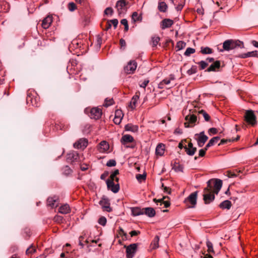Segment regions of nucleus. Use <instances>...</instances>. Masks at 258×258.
Masks as SVG:
<instances>
[{"instance_id": "nucleus-17", "label": "nucleus", "mask_w": 258, "mask_h": 258, "mask_svg": "<svg viewBox=\"0 0 258 258\" xmlns=\"http://www.w3.org/2000/svg\"><path fill=\"white\" fill-rule=\"evenodd\" d=\"M58 198L56 197H49L47 200V206L50 207L51 208L57 207V205H55V203L58 202Z\"/></svg>"}, {"instance_id": "nucleus-19", "label": "nucleus", "mask_w": 258, "mask_h": 258, "mask_svg": "<svg viewBox=\"0 0 258 258\" xmlns=\"http://www.w3.org/2000/svg\"><path fill=\"white\" fill-rule=\"evenodd\" d=\"M52 22V18L51 16H47L43 19L42 23V27L44 29L48 28Z\"/></svg>"}, {"instance_id": "nucleus-26", "label": "nucleus", "mask_w": 258, "mask_h": 258, "mask_svg": "<svg viewBox=\"0 0 258 258\" xmlns=\"http://www.w3.org/2000/svg\"><path fill=\"white\" fill-rule=\"evenodd\" d=\"M164 145L162 144H158L156 148V154L162 156L164 153Z\"/></svg>"}, {"instance_id": "nucleus-35", "label": "nucleus", "mask_w": 258, "mask_h": 258, "mask_svg": "<svg viewBox=\"0 0 258 258\" xmlns=\"http://www.w3.org/2000/svg\"><path fill=\"white\" fill-rule=\"evenodd\" d=\"M142 16H139L137 12H135L132 14V19L134 22L136 21H141L142 20Z\"/></svg>"}, {"instance_id": "nucleus-29", "label": "nucleus", "mask_w": 258, "mask_h": 258, "mask_svg": "<svg viewBox=\"0 0 258 258\" xmlns=\"http://www.w3.org/2000/svg\"><path fill=\"white\" fill-rule=\"evenodd\" d=\"M139 99V97L138 95L133 96L132 99L130 102V106L132 109H134L136 106V103Z\"/></svg>"}, {"instance_id": "nucleus-43", "label": "nucleus", "mask_w": 258, "mask_h": 258, "mask_svg": "<svg viewBox=\"0 0 258 258\" xmlns=\"http://www.w3.org/2000/svg\"><path fill=\"white\" fill-rule=\"evenodd\" d=\"M119 174V170L118 169L115 170L110 175L109 180L114 181V178L116 177V175Z\"/></svg>"}, {"instance_id": "nucleus-64", "label": "nucleus", "mask_w": 258, "mask_h": 258, "mask_svg": "<svg viewBox=\"0 0 258 258\" xmlns=\"http://www.w3.org/2000/svg\"><path fill=\"white\" fill-rule=\"evenodd\" d=\"M118 116H122L123 114L121 110H116L115 112V116L114 117H118Z\"/></svg>"}, {"instance_id": "nucleus-34", "label": "nucleus", "mask_w": 258, "mask_h": 258, "mask_svg": "<svg viewBox=\"0 0 258 258\" xmlns=\"http://www.w3.org/2000/svg\"><path fill=\"white\" fill-rule=\"evenodd\" d=\"M160 38L158 36H154L152 37V45L153 47H156L158 44Z\"/></svg>"}, {"instance_id": "nucleus-59", "label": "nucleus", "mask_w": 258, "mask_h": 258, "mask_svg": "<svg viewBox=\"0 0 258 258\" xmlns=\"http://www.w3.org/2000/svg\"><path fill=\"white\" fill-rule=\"evenodd\" d=\"M162 186L163 188L164 192H166L168 194H171V190L169 187L167 186H164L163 183L162 184Z\"/></svg>"}, {"instance_id": "nucleus-38", "label": "nucleus", "mask_w": 258, "mask_h": 258, "mask_svg": "<svg viewBox=\"0 0 258 258\" xmlns=\"http://www.w3.org/2000/svg\"><path fill=\"white\" fill-rule=\"evenodd\" d=\"M146 178V174L144 173L143 174H138L136 175V178L139 181L141 182L142 180H145Z\"/></svg>"}, {"instance_id": "nucleus-23", "label": "nucleus", "mask_w": 258, "mask_h": 258, "mask_svg": "<svg viewBox=\"0 0 258 258\" xmlns=\"http://www.w3.org/2000/svg\"><path fill=\"white\" fill-rule=\"evenodd\" d=\"M133 137L129 135H123L121 139V142L123 145H125L126 143L133 142Z\"/></svg>"}, {"instance_id": "nucleus-49", "label": "nucleus", "mask_w": 258, "mask_h": 258, "mask_svg": "<svg viewBox=\"0 0 258 258\" xmlns=\"http://www.w3.org/2000/svg\"><path fill=\"white\" fill-rule=\"evenodd\" d=\"M116 164V161L114 159H110L109 160L107 163H106V166H108V167H113V166H115Z\"/></svg>"}, {"instance_id": "nucleus-61", "label": "nucleus", "mask_w": 258, "mask_h": 258, "mask_svg": "<svg viewBox=\"0 0 258 258\" xmlns=\"http://www.w3.org/2000/svg\"><path fill=\"white\" fill-rule=\"evenodd\" d=\"M209 132L212 133L213 135H215L217 133L218 131L217 129L215 127H212L209 130Z\"/></svg>"}, {"instance_id": "nucleus-16", "label": "nucleus", "mask_w": 258, "mask_h": 258, "mask_svg": "<svg viewBox=\"0 0 258 258\" xmlns=\"http://www.w3.org/2000/svg\"><path fill=\"white\" fill-rule=\"evenodd\" d=\"M79 158V154L76 151H72L67 154V160L71 162L77 161Z\"/></svg>"}, {"instance_id": "nucleus-4", "label": "nucleus", "mask_w": 258, "mask_h": 258, "mask_svg": "<svg viewBox=\"0 0 258 258\" xmlns=\"http://www.w3.org/2000/svg\"><path fill=\"white\" fill-rule=\"evenodd\" d=\"M127 4L128 2L126 0H119L116 2L115 8L119 16L123 15L126 13L127 10Z\"/></svg>"}, {"instance_id": "nucleus-46", "label": "nucleus", "mask_w": 258, "mask_h": 258, "mask_svg": "<svg viewBox=\"0 0 258 258\" xmlns=\"http://www.w3.org/2000/svg\"><path fill=\"white\" fill-rule=\"evenodd\" d=\"M68 8L70 11L73 12L76 9V5L74 3L71 2L69 3Z\"/></svg>"}, {"instance_id": "nucleus-31", "label": "nucleus", "mask_w": 258, "mask_h": 258, "mask_svg": "<svg viewBox=\"0 0 258 258\" xmlns=\"http://www.w3.org/2000/svg\"><path fill=\"white\" fill-rule=\"evenodd\" d=\"M201 52L202 54H208L212 53L213 50L209 47H201Z\"/></svg>"}, {"instance_id": "nucleus-56", "label": "nucleus", "mask_w": 258, "mask_h": 258, "mask_svg": "<svg viewBox=\"0 0 258 258\" xmlns=\"http://www.w3.org/2000/svg\"><path fill=\"white\" fill-rule=\"evenodd\" d=\"M184 5L183 2H180L179 4L175 7L176 10L177 11H181Z\"/></svg>"}, {"instance_id": "nucleus-32", "label": "nucleus", "mask_w": 258, "mask_h": 258, "mask_svg": "<svg viewBox=\"0 0 258 258\" xmlns=\"http://www.w3.org/2000/svg\"><path fill=\"white\" fill-rule=\"evenodd\" d=\"M173 169L176 171V172H182L183 167L182 165L179 164L177 163H175Z\"/></svg>"}, {"instance_id": "nucleus-30", "label": "nucleus", "mask_w": 258, "mask_h": 258, "mask_svg": "<svg viewBox=\"0 0 258 258\" xmlns=\"http://www.w3.org/2000/svg\"><path fill=\"white\" fill-rule=\"evenodd\" d=\"M184 149L185 150V151L186 152V153L189 155V156H193L196 151H197V148H186V146H184Z\"/></svg>"}, {"instance_id": "nucleus-54", "label": "nucleus", "mask_w": 258, "mask_h": 258, "mask_svg": "<svg viewBox=\"0 0 258 258\" xmlns=\"http://www.w3.org/2000/svg\"><path fill=\"white\" fill-rule=\"evenodd\" d=\"M248 54H249V57H258V51L257 50L248 52Z\"/></svg>"}, {"instance_id": "nucleus-62", "label": "nucleus", "mask_w": 258, "mask_h": 258, "mask_svg": "<svg viewBox=\"0 0 258 258\" xmlns=\"http://www.w3.org/2000/svg\"><path fill=\"white\" fill-rule=\"evenodd\" d=\"M238 57H240V58H246V57H249V54H248V52L245 53H242V54H239L238 56Z\"/></svg>"}, {"instance_id": "nucleus-24", "label": "nucleus", "mask_w": 258, "mask_h": 258, "mask_svg": "<svg viewBox=\"0 0 258 258\" xmlns=\"http://www.w3.org/2000/svg\"><path fill=\"white\" fill-rule=\"evenodd\" d=\"M70 208L68 204H64L59 208V212L62 214H67L70 212Z\"/></svg>"}, {"instance_id": "nucleus-40", "label": "nucleus", "mask_w": 258, "mask_h": 258, "mask_svg": "<svg viewBox=\"0 0 258 258\" xmlns=\"http://www.w3.org/2000/svg\"><path fill=\"white\" fill-rule=\"evenodd\" d=\"M174 80V77L173 75H170L169 79L166 78L162 80L164 85H169L172 80Z\"/></svg>"}, {"instance_id": "nucleus-27", "label": "nucleus", "mask_w": 258, "mask_h": 258, "mask_svg": "<svg viewBox=\"0 0 258 258\" xmlns=\"http://www.w3.org/2000/svg\"><path fill=\"white\" fill-rule=\"evenodd\" d=\"M166 199H169L168 197H163V198L161 199H159L158 200H156V199H154V201H156V203L159 202L160 203V205L162 204H164L165 208H168L170 205V203L169 201H164Z\"/></svg>"}, {"instance_id": "nucleus-10", "label": "nucleus", "mask_w": 258, "mask_h": 258, "mask_svg": "<svg viewBox=\"0 0 258 258\" xmlns=\"http://www.w3.org/2000/svg\"><path fill=\"white\" fill-rule=\"evenodd\" d=\"M137 63L135 60H131L128 62L127 66L124 68V71L127 74H132L136 70Z\"/></svg>"}, {"instance_id": "nucleus-48", "label": "nucleus", "mask_w": 258, "mask_h": 258, "mask_svg": "<svg viewBox=\"0 0 258 258\" xmlns=\"http://www.w3.org/2000/svg\"><path fill=\"white\" fill-rule=\"evenodd\" d=\"M106 219L105 217H100L98 220V223L102 225V226H105L106 224Z\"/></svg>"}, {"instance_id": "nucleus-3", "label": "nucleus", "mask_w": 258, "mask_h": 258, "mask_svg": "<svg viewBox=\"0 0 258 258\" xmlns=\"http://www.w3.org/2000/svg\"><path fill=\"white\" fill-rule=\"evenodd\" d=\"M198 191L192 192L184 200V203L188 208H194L197 204Z\"/></svg>"}, {"instance_id": "nucleus-53", "label": "nucleus", "mask_w": 258, "mask_h": 258, "mask_svg": "<svg viewBox=\"0 0 258 258\" xmlns=\"http://www.w3.org/2000/svg\"><path fill=\"white\" fill-rule=\"evenodd\" d=\"M113 9L111 7H108L105 10L104 13L106 15H108V14L112 15L113 13Z\"/></svg>"}, {"instance_id": "nucleus-50", "label": "nucleus", "mask_w": 258, "mask_h": 258, "mask_svg": "<svg viewBox=\"0 0 258 258\" xmlns=\"http://www.w3.org/2000/svg\"><path fill=\"white\" fill-rule=\"evenodd\" d=\"M36 251L35 248L32 246L31 245L29 248H28L26 251V254H32L35 252Z\"/></svg>"}, {"instance_id": "nucleus-9", "label": "nucleus", "mask_w": 258, "mask_h": 258, "mask_svg": "<svg viewBox=\"0 0 258 258\" xmlns=\"http://www.w3.org/2000/svg\"><path fill=\"white\" fill-rule=\"evenodd\" d=\"M107 188L110 189L113 193H117L120 188L119 184H115L114 181L109 180V179L106 180Z\"/></svg>"}, {"instance_id": "nucleus-22", "label": "nucleus", "mask_w": 258, "mask_h": 258, "mask_svg": "<svg viewBox=\"0 0 258 258\" xmlns=\"http://www.w3.org/2000/svg\"><path fill=\"white\" fill-rule=\"evenodd\" d=\"M132 214L133 216H137L143 215V208L141 209L139 207H133L131 208Z\"/></svg>"}, {"instance_id": "nucleus-21", "label": "nucleus", "mask_w": 258, "mask_h": 258, "mask_svg": "<svg viewBox=\"0 0 258 258\" xmlns=\"http://www.w3.org/2000/svg\"><path fill=\"white\" fill-rule=\"evenodd\" d=\"M109 148L108 143L105 141H101L99 144V150L100 152L107 151Z\"/></svg>"}, {"instance_id": "nucleus-11", "label": "nucleus", "mask_w": 258, "mask_h": 258, "mask_svg": "<svg viewBox=\"0 0 258 258\" xmlns=\"http://www.w3.org/2000/svg\"><path fill=\"white\" fill-rule=\"evenodd\" d=\"M102 115V110L98 107L93 108L90 110V117L95 119H99Z\"/></svg>"}, {"instance_id": "nucleus-28", "label": "nucleus", "mask_w": 258, "mask_h": 258, "mask_svg": "<svg viewBox=\"0 0 258 258\" xmlns=\"http://www.w3.org/2000/svg\"><path fill=\"white\" fill-rule=\"evenodd\" d=\"M158 10L162 12H165L167 9V5L164 2H160L158 3Z\"/></svg>"}, {"instance_id": "nucleus-39", "label": "nucleus", "mask_w": 258, "mask_h": 258, "mask_svg": "<svg viewBox=\"0 0 258 258\" xmlns=\"http://www.w3.org/2000/svg\"><path fill=\"white\" fill-rule=\"evenodd\" d=\"M206 245L208 247V250L210 252H214L213 247L212 243L209 240H207L206 241Z\"/></svg>"}, {"instance_id": "nucleus-18", "label": "nucleus", "mask_w": 258, "mask_h": 258, "mask_svg": "<svg viewBox=\"0 0 258 258\" xmlns=\"http://www.w3.org/2000/svg\"><path fill=\"white\" fill-rule=\"evenodd\" d=\"M155 214V211L153 208L148 207L143 208V214L146 215L149 217H153Z\"/></svg>"}, {"instance_id": "nucleus-6", "label": "nucleus", "mask_w": 258, "mask_h": 258, "mask_svg": "<svg viewBox=\"0 0 258 258\" xmlns=\"http://www.w3.org/2000/svg\"><path fill=\"white\" fill-rule=\"evenodd\" d=\"M99 204L101 206L103 211L110 212L112 210V208L110 206V203L109 199L105 196H103L102 197L101 200L99 202Z\"/></svg>"}, {"instance_id": "nucleus-57", "label": "nucleus", "mask_w": 258, "mask_h": 258, "mask_svg": "<svg viewBox=\"0 0 258 258\" xmlns=\"http://www.w3.org/2000/svg\"><path fill=\"white\" fill-rule=\"evenodd\" d=\"M206 149H202L200 150L199 153V156L200 157H204L206 154Z\"/></svg>"}, {"instance_id": "nucleus-7", "label": "nucleus", "mask_w": 258, "mask_h": 258, "mask_svg": "<svg viewBox=\"0 0 258 258\" xmlns=\"http://www.w3.org/2000/svg\"><path fill=\"white\" fill-rule=\"evenodd\" d=\"M137 246V243H133L127 246H124L126 247V258H133L134 256Z\"/></svg>"}, {"instance_id": "nucleus-45", "label": "nucleus", "mask_w": 258, "mask_h": 258, "mask_svg": "<svg viewBox=\"0 0 258 258\" xmlns=\"http://www.w3.org/2000/svg\"><path fill=\"white\" fill-rule=\"evenodd\" d=\"M186 45V43L183 41H180L177 43L176 47L178 48V50H181L185 47Z\"/></svg>"}, {"instance_id": "nucleus-44", "label": "nucleus", "mask_w": 258, "mask_h": 258, "mask_svg": "<svg viewBox=\"0 0 258 258\" xmlns=\"http://www.w3.org/2000/svg\"><path fill=\"white\" fill-rule=\"evenodd\" d=\"M220 140V137H214L212 138L208 142L211 146H213L215 145L219 140Z\"/></svg>"}, {"instance_id": "nucleus-60", "label": "nucleus", "mask_w": 258, "mask_h": 258, "mask_svg": "<svg viewBox=\"0 0 258 258\" xmlns=\"http://www.w3.org/2000/svg\"><path fill=\"white\" fill-rule=\"evenodd\" d=\"M140 233V232L139 231H136V230H133V231H131L130 233L131 237H133L134 236L137 235Z\"/></svg>"}, {"instance_id": "nucleus-55", "label": "nucleus", "mask_w": 258, "mask_h": 258, "mask_svg": "<svg viewBox=\"0 0 258 258\" xmlns=\"http://www.w3.org/2000/svg\"><path fill=\"white\" fill-rule=\"evenodd\" d=\"M149 82V80L148 79L145 80L143 82L140 84V86L142 88H145L148 84Z\"/></svg>"}, {"instance_id": "nucleus-20", "label": "nucleus", "mask_w": 258, "mask_h": 258, "mask_svg": "<svg viewBox=\"0 0 258 258\" xmlns=\"http://www.w3.org/2000/svg\"><path fill=\"white\" fill-rule=\"evenodd\" d=\"M125 130L133 133H137L138 131L139 127L138 125H133L131 123L127 124L124 127Z\"/></svg>"}, {"instance_id": "nucleus-42", "label": "nucleus", "mask_w": 258, "mask_h": 258, "mask_svg": "<svg viewBox=\"0 0 258 258\" xmlns=\"http://www.w3.org/2000/svg\"><path fill=\"white\" fill-rule=\"evenodd\" d=\"M197 72V67L195 66H192L191 68L187 71V74L188 75H191L196 74Z\"/></svg>"}, {"instance_id": "nucleus-52", "label": "nucleus", "mask_w": 258, "mask_h": 258, "mask_svg": "<svg viewBox=\"0 0 258 258\" xmlns=\"http://www.w3.org/2000/svg\"><path fill=\"white\" fill-rule=\"evenodd\" d=\"M109 23L110 24H112L113 25L114 29H115L118 25V21L117 19H114L110 20Z\"/></svg>"}, {"instance_id": "nucleus-25", "label": "nucleus", "mask_w": 258, "mask_h": 258, "mask_svg": "<svg viewBox=\"0 0 258 258\" xmlns=\"http://www.w3.org/2000/svg\"><path fill=\"white\" fill-rule=\"evenodd\" d=\"M231 202L230 201L225 200L220 204L219 207L222 209L229 210L231 208Z\"/></svg>"}, {"instance_id": "nucleus-37", "label": "nucleus", "mask_w": 258, "mask_h": 258, "mask_svg": "<svg viewBox=\"0 0 258 258\" xmlns=\"http://www.w3.org/2000/svg\"><path fill=\"white\" fill-rule=\"evenodd\" d=\"M196 50L195 49L191 48V47H188L186 49L184 53V55L186 56H189L191 54L194 53L195 52Z\"/></svg>"}, {"instance_id": "nucleus-8", "label": "nucleus", "mask_w": 258, "mask_h": 258, "mask_svg": "<svg viewBox=\"0 0 258 258\" xmlns=\"http://www.w3.org/2000/svg\"><path fill=\"white\" fill-rule=\"evenodd\" d=\"M195 136H198L197 139V143L199 147H202L208 139V137L205 135L204 131L200 132L199 134H196Z\"/></svg>"}, {"instance_id": "nucleus-12", "label": "nucleus", "mask_w": 258, "mask_h": 258, "mask_svg": "<svg viewBox=\"0 0 258 258\" xmlns=\"http://www.w3.org/2000/svg\"><path fill=\"white\" fill-rule=\"evenodd\" d=\"M185 119L187 122L184 123V126L185 127H191L193 125H189V124H194L197 120V116L194 114L188 115L185 116Z\"/></svg>"}, {"instance_id": "nucleus-5", "label": "nucleus", "mask_w": 258, "mask_h": 258, "mask_svg": "<svg viewBox=\"0 0 258 258\" xmlns=\"http://www.w3.org/2000/svg\"><path fill=\"white\" fill-rule=\"evenodd\" d=\"M245 120L249 124L253 126L256 123V116L251 110H247L244 115Z\"/></svg>"}, {"instance_id": "nucleus-33", "label": "nucleus", "mask_w": 258, "mask_h": 258, "mask_svg": "<svg viewBox=\"0 0 258 258\" xmlns=\"http://www.w3.org/2000/svg\"><path fill=\"white\" fill-rule=\"evenodd\" d=\"M199 113L203 115V117L204 118L205 121H209L210 120V115L204 110H201L199 111Z\"/></svg>"}, {"instance_id": "nucleus-13", "label": "nucleus", "mask_w": 258, "mask_h": 258, "mask_svg": "<svg viewBox=\"0 0 258 258\" xmlns=\"http://www.w3.org/2000/svg\"><path fill=\"white\" fill-rule=\"evenodd\" d=\"M88 145V140L85 138L79 139L74 144V147L77 149H84Z\"/></svg>"}, {"instance_id": "nucleus-41", "label": "nucleus", "mask_w": 258, "mask_h": 258, "mask_svg": "<svg viewBox=\"0 0 258 258\" xmlns=\"http://www.w3.org/2000/svg\"><path fill=\"white\" fill-rule=\"evenodd\" d=\"M201 67V70L205 69L208 65L206 61L201 60L197 63Z\"/></svg>"}, {"instance_id": "nucleus-63", "label": "nucleus", "mask_w": 258, "mask_h": 258, "mask_svg": "<svg viewBox=\"0 0 258 258\" xmlns=\"http://www.w3.org/2000/svg\"><path fill=\"white\" fill-rule=\"evenodd\" d=\"M108 175V172H105L101 175L100 178L102 180H104Z\"/></svg>"}, {"instance_id": "nucleus-47", "label": "nucleus", "mask_w": 258, "mask_h": 258, "mask_svg": "<svg viewBox=\"0 0 258 258\" xmlns=\"http://www.w3.org/2000/svg\"><path fill=\"white\" fill-rule=\"evenodd\" d=\"M113 99L112 98H106L104 103V106L108 107L113 104Z\"/></svg>"}, {"instance_id": "nucleus-15", "label": "nucleus", "mask_w": 258, "mask_h": 258, "mask_svg": "<svg viewBox=\"0 0 258 258\" xmlns=\"http://www.w3.org/2000/svg\"><path fill=\"white\" fill-rule=\"evenodd\" d=\"M173 24V21L169 19H165L163 20L160 24L161 28L164 30L166 28L170 27Z\"/></svg>"}, {"instance_id": "nucleus-14", "label": "nucleus", "mask_w": 258, "mask_h": 258, "mask_svg": "<svg viewBox=\"0 0 258 258\" xmlns=\"http://www.w3.org/2000/svg\"><path fill=\"white\" fill-rule=\"evenodd\" d=\"M221 66V62L219 60H216L211 64L210 67L205 71L206 72H217Z\"/></svg>"}, {"instance_id": "nucleus-1", "label": "nucleus", "mask_w": 258, "mask_h": 258, "mask_svg": "<svg viewBox=\"0 0 258 258\" xmlns=\"http://www.w3.org/2000/svg\"><path fill=\"white\" fill-rule=\"evenodd\" d=\"M207 186L204 189L203 200L205 204L213 202L222 186V180L219 179H211L207 182Z\"/></svg>"}, {"instance_id": "nucleus-51", "label": "nucleus", "mask_w": 258, "mask_h": 258, "mask_svg": "<svg viewBox=\"0 0 258 258\" xmlns=\"http://www.w3.org/2000/svg\"><path fill=\"white\" fill-rule=\"evenodd\" d=\"M122 119V116L114 117L113 121L116 124H119Z\"/></svg>"}, {"instance_id": "nucleus-2", "label": "nucleus", "mask_w": 258, "mask_h": 258, "mask_svg": "<svg viewBox=\"0 0 258 258\" xmlns=\"http://www.w3.org/2000/svg\"><path fill=\"white\" fill-rule=\"evenodd\" d=\"M244 44L242 41L239 40H234L232 39H228L225 40L223 43V49L225 51H229L238 48H243Z\"/></svg>"}, {"instance_id": "nucleus-36", "label": "nucleus", "mask_w": 258, "mask_h": 258, "mask_svg": "<svg viewBox=\"0 0 258 258\" xmlns=\"http://www.w3.org/2000/svg\"><path fill=\"white\" fill-rule=\"evenodd\" d=\"M159 237L156 235L152 242V244L153 245V248L155 249L159 247Z\"/></svg>"}, {"instance_id": "nucleus-58", "label": "nucleus", "mask_w": 258, "mask_h": 258, "mask_svg": "<svg viewBox=\"0 0 258 258\" xmlns=\"http://www.w3.org/2000/svg\"><path fill=\"white\" fill-rule=\"evenodd\" d=\"M226 175L229 178H233V177H236V176H237L235 173H233L231 171H227Z\"/></svg>"}]
</instances>
